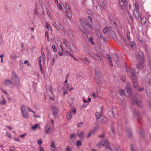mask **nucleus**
<instances>
[{"instance_id": "nucleus-1", "label": "nucleus", "mask_w": 151, "mask_h": 151, "mask_svg": "<svg viewBox=\"0 0 151 151\" xmlns=\"http://www.w3.org/2000/svg\"><path fill=\"white\" fill-rule=\"evenodd\" d=\"M12 82L17 88H19L20 85L19 80L18 77L14 72H12Z\"/></svg>"}, {"instance_id": "nucleus-2", "label": "nucleus", "mask_w": 151, "mask_h": 151, "mask_svg": "<svg viewBox=\"0 0 151 151\" xmlns=\"http://www.w3.org/2000/svg\"><path fill=\"white\" fill-rule=\"evenodd\" d=\"M68 42L65 39L63 40V42L60 44V47L61 48L63 53H66V52L69 51L70 49L67 45Z\"/></svg>"}, {"instance_id": "nucleus-3", "label": "nucleus", "mask_w": 151, "mask_h": 151, "mask_svg": "<svg viewBox=\"0 0 151 151\" xmlns=\"http://www.w3.org/2000/svg\"><path fill=\"white\" fill-rule=\"evenodd\" d=\"M126 69L127 72L130 75V78L132 80H135L137 79V77L135 74V71L133 69L130 70L127 69L126 68Z\"/></svg>"}, {"instance_id": "nucleus-4", "label": "nucleus", "mask_w": 151, "mask_h": 151, "mask_svg": "<svg viewBox=\"0 0 151 151\" xmlns=\"http://www.w3.org/2000/svg\"><path fill=\"white\" fill-rule=\"evenodd\" d=\"M51 110L53 112L52 115L54 118L55 119H58V114L59 111L58 108L55 106H52Z\"/></svg>"}, {"instance_id": "nucleus-5", "label": "nucleus", "mask_w": 151, "mask_h": 151, "mask_svg": "<svg viewBox=\"0 0 151 151\" xmlns=\"http://www.w3.org/2000/svg\"><path fill=\"white\" fill-rule=\"evenodd\" d=\"M22 113L23 116L24 118H27L28 117V114L27 112L26 111V107L24 105H22L21 108Z\"/></svg>"}, {"instance_id": "nucleus-6", "label": "nucleus", "mask_w": 151, "mask_h": 151, "mask_svg": "<svg viewBox=\"0 0 151 151\" xmlns=\"http://www.w3.org/2000/svg\"><path fill=\"white\" fill-rule=\"evenodd\" d=\"M100 73L98 69H96L95 72V78H94V81L97 83L98 85L99 83H98V81L99 82L100 81Z\"/></svg>"}, {"instance_id": "nucleus-7", "label": "nucleus", "mask_w": 151, "mask_h": 151, "mask_svg": "<svg viewBox=\"0 0 151 151\" xmlns=\"http://www.w3.org/2000/svg\"><path fill=\"white\" fill-rule=\"evenodd\" d=\"M98 146H105L107 148L111 150V148L109 146V143L107 141H102L97 144Z\"/></svg>"}, {"instance_id": "nucleus-8", "label": "nucleus", "mask_w": 151, "mask_h": 151, "mask_svg": "<svg viewBox=\"0 0 151 151\" xmlns=\"http://www.w3.org/2000/svg\"><path fill=\"white\" fill-rule=\"evenodd\" d=\"M119 3L121 8L124 9L125 6L127 7L128 4L127 3V0H118Z\"/></svg>"}, {"instance_id": "nucleus-9", "label": "nucleus", "mask_w": 151, "mask_h": 151, "mask_svg": "<svg viewBox=\"0 0 151 151\" xmlns=\"http://www.w3.org/2000/svg\"><path fill=\"white\" fill-rule=\"evenodd\" d=\"M121 40L124 42V43L126 44L127 45H128L132 47H133L134 45H135V42L134 41L131 42H126V39L123 37L121 38Z\"/></svg>"}, {"instance_id": "nucleus-10", "label": "nucleus", "mask_w": 151, "mask_h": 151, "mask_svg": "<svg viewBox=\"0 0 151 151\" xmlns=\"http://www.w3.org/2000/svg\"><path fill=\"white\" fill-rule=\"evenodd\" d=\"M133 14L136 19L138 20L139 18H141L140 15L138 10H134L133 12Z\"/></svg>"}, {"instance_id": "nucleus-11", "label": "nucleus", "mask_w": 151, "mask_h": 151, "mask_svg": "<svg viewBox=\"0 0 151 151\" xmlns=\"http://www.w3.org/2000/svg\"><path fill=\"white\" fill-rule=\"evenodd\" d=\"M93 5L95 6L97 10L100 9V6L99 5L98 0H92Z\"/></svg>"}, {"instance_id": "nucleus-12", "label": "nucleus", "mask_w": 151, "mask_h": 151, "mask_svg": "<svg viewBox=\"0 0 151 151\" xmlns=\"http://www.w3.org/2000/svg\"><path fill=\"white\" fill-rule=\"evenodd\" d=\"M144 66V60L143 59H142L141 61H140L139 63L137 64V68L138 69L142 68Z\"/></svg>"}, {"instance_id": "nucleus-13", "label": "nucleus", "mask_w": 151, "mask_h": 151, "mask_svg": "<svg viewBox=\"0 0 151 151\" xmlns=\"http://www.w3.org/2000/svg\"><path fill=\"white\" fill-rule=\"evenodd\" d=\"M71 17V14L70 10H66L65 11V17L68 19H70Z\"/></svg>"}, {"instance_id": "nucleus-14", "label": "nucleus", "mask_w": 151, "mask_h": 151, "mask_svg": "<svg viewBox=\"0 0 151 151\" xmlns=\"http://www.w3.org/2000/svg\"><path fill=\"white\" fill-rule=\"evenodd\" d=\"M100 5L103 9H105L106 7V3L104 0H100Z\"/></svg>"}, {"instance_id": "nucleus-15", "label": "nucleus", "mask_w": 151, "mask_h": 151, "mask_svg": "<svg viewBox=\"0 0 151 151\" xmlns=\"http://www.w3.org/2000/svg\"><path fill=\"white\" fill-rule=\"evenodd\" d=\"M51 129L50 128L47 124L45 127L44 130L45 133L46 134H48L49 133H51Z\"/></svg>"}, {"instance_id": "nucleus-16", "label": "nucleus", "mask_w": 151, "mask_h": 151, "mask_svg": "<svg viewBox=\"0 0 151 151\" xmlns=\"http://www.w3.org/2000/svg\"><path fill=\"white\" fill-rule=\"evenodd\" d=\"M134 114L136 115L138 119V121L139 122H140V120L141 118V116L140 114L139 113V111H134Z\"/></svg>"}, {"instance_id": "nucleus-17", "label": "nucleus", "mask_w": 151, "mask_h": 151, "mask_svg": "<svg viewBox=\"0 0 151 151\" xmlns=\"http://www.w3.org/2000/svg\"><path fill=\"white\" fill-rule=\"evenodd\" d=\"M106 57L107 58L108 62L109 63V64L111 65V67L113 66V64L111 60V56L108 54L106 55Z\"/></svg>"}, {"instance_id": "nucleus-18", "label": "nucleus", "mask_w": 151, "mask_h": 151, "mask_svg": "<svg viewBox=\"0 0 151 151\" xmlns=\"http://www.w3.org/2000/svg\"><path fill=\"white\" fill-rule=\"evenodd\" d=\"M77 135L81 140H83V139L85 135L84 132L82 131L81 133L77 134Z\"/></svg>"}, {"instance_id": "nucleus-19", "label": "nucleus", "mask_w": 151, "mask_h": 151, "mask_svg": "<svg viewBox=\"0 0 151 151\" xmlns=\"http://www.w3.org/2000/svg\"><path fill=\"white\" fill-rule=\"evenodd\" d=\"M108 114L109 116L111 118H115L114 113L113 111H109L108 112Z\"/></svg>"}, {"instance_id": "nucleus-20", "label": "nucleus", "mask_w": 151, "mask_h": 151, "mask_svg": "<svg viewBox=\"0 0 151 151\" xmlns=\"http://www.w3.org/2000/svg\"><path fill=\"white\" fill-rule=\"evenodd\" d=\"M146 18L145 17H143L141 20V24L143 25H144L146 23Z\"/></svg>"}, {"instance_id": "nucleus-21", "label": "nucleus", "mask_w": 151, "mask_h": 151, "mask_svg": "<svg viewBox=\"0 0 151 151\" xmlns=\"http://www.w3.org/2000/svg\"><path fill=\"white\" fill-rule=\"evenodd\" d=\"M55 27L56 29L59 30V29H63V28L61 24L60 23H58V24L56 26L55 24Z\"/></svg>"}, {"instance_id": "nucleus-22", "label": "nucleus", "mask_w": 151, "mask_h": 151, "mask_svg": "<svg viewBox=\"0 0 151 151\" xmlns=\"http://www.w3.org/2000/svg\"><path fill=\"white\" fill-rule=\"evenodd\" d=\"M5 84L8 86H9L13 84V82L9 80H7L5 81Z\"/></svg>"}, {"instance_id": "nucleus-23", "label": "nucleus", "mask_w": 151, "mask_h": 151, "mask_svg": "<svg viewBox=\"0 0 151 151\" xmlns=\"http://www.w3.org/2000/svg\"><path fill=\"white\" fill-rule=\"evenodd\" d=\"M126 91L127 94V96H131L132 94L131 89H126Z\"/></svg>"}, {"instance_id": "nucleus-24", "label": "nucleus", "mask_w": 151, "mask_h": 151, "mask_svg": "<svg viewBox=\"0 0 151 151\" xmlns=\"http://www.w3.org/2000/svg\"><path fill=\"white\" fill-rule=\"evenodd\" d=\"M126 131L127 132L128 136L129 137H131L132 134V132L130 129L129 128L126 129Z\"/></svg>"}, {"instance_id": "nucleus-25", "label": "nucleus", "mask_w": 151, "mask_h": 151, "mask_svg": "<svg viewBox=\"0 0 151 151\" xmlns=\"http://www.w3.org/2000/svg\"><path fill=\"white\" fill-rule=\"evenodd\" d=\"M99 125L98 124H96L95 125V126L94 127H93V130H92V131H93V133H94L95 132L96 130L99 129Z\"/></svg>"}, {"instance_id": "nucleus-26", "label": "nucleus", "mask_w": 151, "mask_h": 151, "mask_svg": "<svg viewBox=\"0 0 151 151\" xmlns=\"http://www.w3.org/2000/svg\"><path fill=\"white\" fill-rule=\"evenodd\" d=\"M95 116L96 118V119L97 120H98V119L102 117V116L98 112H96L95 114Z\"/></svg>"}, {"instance_id": "nucleus-27", "label": "nucleus", "mask_w": 151, "mask_h": 151, "mask_svg": "<svg viewBox=\"0 0 151 151\" xmlns=\"http://www.w3.org/2000/svg\"><path fill=\"white\" fill-rule=\"evenodd\" d=\"M11 57L12 59L13 60H15L17 58L15 53L14 52L12 53V54L11 55Z\"/></svg>"}, {"instance_id": "nucleus-28", "label": "nucleus", "mask_w": 151, "mask_h": 151, "mask_svg": "<svg viewBox=\"0 0 151 151\" xmlns=\"http://www.w3.org/2000/svg\"><path fill=\"white\" fill-rule=\"evenodd\" d=\"M111 29V28L110 27H106L103 30V32L104 34L106 33L109 30Z\"/></svg>"}, {"instance_id": "nucleus-29", "label": "nucleus", "mask_w": 151, "mask_h": 151, "mask_svg": "<svg viewBox=\"0 0 151 151\" xmlns=\"http://www.w3.org/2000/svg\"><path fill=\"white\" fill-rule=\"evenodd\" d=\"M84 20H80V23L83 26H84L83 25H87L88 24V23H87V22H85Z\"/></svg>"}, {"instance_id": "nucleus-30", "label": "nucleus", "mask_w": 151, "mask_h": 151, "mask_svg": "<svg viewBox=\"0 0 151 151\" xmlns=\"http://www.w3.org/2000/svg\"><path fill=\"white\" fill-rule=\"evenodd\" d=\"M107 122V119L106 117L103 118L102 119V121H101V123L102 124H105Z\"/></svg>"}, {"instance_id": "nucleus-31", "label": "nucleus", "mask_w": 151, "mask_h": 151, "mask_svg": "<svg viewBox=\"0 0 151 151\" xmlns=\"http://www.w3.org/2000/svg\"><path fill=\"white\" fill-rule=\"evenodd\" d=\"M72 114H71V113H68L67 114V118L68 120H70L72 118Z\"/></svg>"}, {"instance_id": "nucleus-32", "label": "nucleus", "mask_w": 151, "mask_h": 151, "mask_svg": "<svg viewBox=\"0 0 151 151\" xmlns=\"http://www.w3.org/2000/svg\"><path fill=\"white\" fill-rule=\"evenodd\" d=\"M34 12L36 16L38 14V8L37 7H36L35 9H34Z\"/></svg>"}, {"instance_id": "nucleus-33", "label": "nucleus", "mask_w": 151, "mask_h": 151, "mask_svg": "<svg viewBox=\"0 0 151 151\" xmlns=\"http://www.w3.org/2000/svg\"><path fill=\"white\" fill-rule=\"evenodd\" d=\"M76 144L78 146H81L82 145L81 142L80 140H77Z\"/></svg>"}, {"instance_id": "nucleus-34", "label": "nucleus", "mask_w": 151, "mask_h": 151, "mask_svg": "<svg viewBox=\"0 0 151 151\" xmlns=\"http://www.w3.org/2000/svg\"><path fill=\"white\" fill-rule=\"evenodd\" d=\"M133 86L134 88H136L138 86V83L136 81H133Z\"/></svg>"}, {"instance_id": "nucleus-35", "label": "nucleus", "mask_w": 151, "mask_h": 151, "mask_svg": "<svg viewBox=\"0 0 151 151\" xmlns=\"http://www.w3.org/2000/svg\"><path fill=\"white\" fill-rule=\"evenodd\" d=\"M42 60L44 62H45V55L44 54V53L43 52V53L42 52Z\"/></svg>"}, {"instance_id": "nucleus-36", "label": "nucleus", "mask_w": 151, "mask_h": 151, "mask_svg": "<svg viewBox=\"0 0 151 151\" xmlns=\"http://www.w3.org/2000/svg\"><path fill=\"white\" fill-rule=\"evenodd\" d=\"M131 89L130 84L129 83H127L126 84V89Z\"/></svg>"}, {"instance_id": "nucleus-37", "label": "nucleus", "mask_w": 151, "mask_h": 151, "mask_svg": "<svg viewBox=\"0 0 151 151\" xmlns=\"http://www.w3.org/2000/svg\"><path fill=\"white\" fill-rule=\"evenodd\" d=\"M119 93L120 95H125V92L124 90H120L119 91Z\"/></svg>"}, {"instance_id": "nucleus-38", "label": "nucleus", "mask_w": 151, "mask_h": 151, "mask_svg": "<svg viewBox=\"0 0 151 151\" xmlns=\"http://www.w3.org/2000/svg\"><path fill=\"white\" fill-rule=\"evenodd\" d=\"M39 125V124H35L34 126H32V129H35L36 128H37L38 126Z\"/></svg>"}, {"instance_id": "nucleus-39", "label": "nucleus", "mask_w": 151, "mask_h": 151, "mask_svg": "<svg viewBox=\"0 0 151 151\" xmlns=\"http://www.w3.org/2000/svg\"><path fill=\"white\" fill-rule=\"evenodd\" d=\"M76 134L74 133H73L70 134V138L71 139H72L73 137H75Z\"/></svg>"}, {"instance_id": "nucleus-40", "label": "nucleus", "mask_w": 151, "mask_h": 151, "mask_svg": "<svg viewBox=\"0 0 151 151\" xmlns=\"http://www.w3.org/2000/svg\"><path fill=\"white\" fill-rule=\"evenodd\" d=\"M89 39L90 42L92 44L94 45L95 44V43L93 41V38L92 37H90Z\"/></svg>"}, {"instance_id": "nucleus-41", "label": "nucleus", "mask_w": 151, "mask_h": 151, "mask_svg": "<svg viewBox=\"0 0 151 151\" xmlns=\"http://www.w3.org/2000/svg\"><path fill=\"white\" fill-rule=\"evenodd\" d=\"M83 124V122H81L79 123L77 125V127L79 128Z\"/></svg>"}, {"instance_id": "nucleus-42", "label": "nucleus", "mask_w": 151, "mask_h": 151, "mask_svg": "<svg viewBox=\"0 0 151 151\" xmlns=\"http://www.w3.org/2000/svg\"><path fill=\"white\" fill-rule=\"evenodd\" d=\"M139 9V5L138 4H135V9L134 10H138V9Z\"/></svg>"}, {"instance_id": "nucleus-43", "label": "nucleus", "mask_w": 151, "mask_h": 151, "mask_svg": "<svg viewBox=\"0 0 151 151\" xmlns=\"http://www.w3.org/2000/svg\"><path fill=\"white\" fill-rule=\"evenodd\" d=\"M52 48L53 49V50L54 52H56L57 51V49L55 47V45H52Z\"/></svg>"}, {"instance_id": "nucleus-44", "label": "nucleus", "mask_w": 151, "mask_h": 151, "mask_svg": "<svg viewBox=\"0 0 151 151\" xmlns=\"http://www.w3.org/2000/svg\"><path fill=\"white\" fill-rule=\"evenodd\" d=\"M93 131H92V130L90 131L89 133V134L87 136V137L88 138L92 134H93L94 133H93Z\"/></svg>"}, {"instance_id": "nucleus-45", "label": "nucleus", "mask_w": 151, "mask_h": 151, "mask_svg": "<svg viewBox=\"0 0 151 151\" xmlns=\"http://www.w3.org/2000/svg\"><path fill=\"white\" fill-rule=\"evenodd\" d=\"M37 143L39 145H40L42 143V141L41 139H39L37 141Z\"/></svg>"}, {"instance_id": "nucleus-46", "label": "nucleus", "mask_w": 151, "mask_h": 151, "mask_svg": "<svg viewBox=\"0 0 151 151\" xmlns=\"http://www.w3.org/2000/svg\"><path fill=\"white\" fill-rule=\"evenodd\" d=\"M122 80L124 82H125L126 80V78L125 76H123L122 77Z\"/></svg>"}, {"instance_id": "nucleus-47", "label": "nucleus", "mask_w": 151, "mask_h": 151, "mask_svg": "<svg viewBox=\"0 0 151 151\" xmlns=\"http://www.w3.org/2000/svg\"><path fill=\"white\" fill-rule=\"evenodd\" d=\"M79 29L82 33H83V32H84V29L82 27H79Z\"/></svg>"}, {"instance_id": "nucleus-48", "label": "nucleus", "mask_w": 151, "mask_h": 151, "mask_svg": "<svg viewBox=\"0 0 151 151\" xmlns=\"http://www.w3.org/2000/svg\"><path fill=\"white\" fill-rule=\"evenodd\" d=\"M65 6L66 8V9H65V10H70L69 6L67 4H65Z\"/></svg>"}, {"instance_id": "nucleus-49", "label": "nucleus", "mask_w": 151, "mask_h": 151, "mask_svg": "<svg viewBox=\"0 0 151 151\" xmlns=\"http://www.w3.org/2000/svg\"><path fill=\"white\" fill-rule=\"evenodd\" d=\"M65 151H71V150L69 146H67L66 148Z\"/></svg>"}, {"instance_id": "nucleus-50", "label": "nucleus", "mask_w": 151, "mask_h": 151, "mask_svg": "<svg viewBox=\"0 0 151 151\" xmlns=\"http://www.w3.org/2000/svg\"><path fill=\"white\" fill-rule=\"evenodd\" d=\"M57 6L58 8H59L60 10H62V8L61 7V5L60 4H57Z\"/></svg>"}, {"instance_id": "nucleus-51", "label": "nucleus", "mask_w": 151, "mask_h": 151, "mask_svg": "<svg viewBox=\"0 0 151 151\" xmlns=\"http://www.w3.org/2000/svg\"><path fill=\"white\" fill-rule=\"evenodd\" d=\"M1 104H5L6 103V101L5 99H3V100L0 101Z\"/></svg>"}, {"instance_id": "nucleus-52", "label": "nucleus", "mask_w": 151, "mask_h": 151, "mask_svg": "<svg viewBox=\"0 0 151 151\" xmlns=\"http://www.w3.org/2000/svg\"><path fill=\"white\" fill-rule=\"evenodd\" d=\"M50 147H55V143L54 142H52Z\"/></svg>"}, {"instance_id": "nucleus-53", "label": "nucleus", "mask_w": 151, "mask_h": 151, "mask_svg": "<svg viewBox=\"0 0 151 151\" xmlns=\"http://www.w3.org/2000/svg\"><path fill=\"white\" fill-rule=\"evenodd\" d=\"M140 134L142 137H143L144 136V131L142 130H141V132H140Z\"/></svg>"}, {"instance_id": "nucleus-54", "label": "nucleus", "mask_w": 151, "mask_h": 151, "mask_svg": "<svg viewBox=\"0 0 151 151\" xmlns=\"http://www.w3.org/2000/svg\"><path fill=\"white\" fill-rule=\"evenodd\" d=\"M111 129L112 132L113 134H114V127L113 126H112L111 127Z\"/></svg>"}, {"instance_id": "nucleus-55", "label": "nucleus", "mask_w": 151, "mask_h": 151, "mask_svg": "<svg viewBox=\"0 0 151 151\" xmlns=\"http://www.w3.org/2000/svg\"><path fill=\"white\" fill-rule=\"evenodd\" d=\"M127 37L128 39L129 40H130L131 39V38L129 35V33L128 34V32L127 33Z\"/></svg>"}, {"instance_id": "nucleus-56", "label": "nucleus", "mask_w": 151, "mask_h": 151, "mask_svg": "<svg viewBox=\"0 0 151 151\" xmlns=\"http://www.w3.org/2000/svg\"><path fill=\"white\" fill-rule=\"evenodd\" d=\"M14 139V140L16 142H19L20 141L19 139L18 138H15Z\"/></svg>"}, {"instance_id": "nucleus-57", "label": "nucleus", "mask_w": 151, "mask_h": 151, "mask_svg": "<svg viewBox=\"0 0 151 151\" xmlns=\"http://www.w3.org/2000/svg\"><path fill=\"white\" fill-rule=\"evenodd\" d=\"M38 60H39V65H41V58L40 57H39L38 58Z\"/></svg>"}, {"instance_id": "nucleus-58", "label": "nucleus", "mask_w": 151, "mask_h": 151, "mask_svg": "<svg viewBox=\"0 0 151 151\" xmlns=\"http://www.w3.org/2000/svg\"><path fill=\"white\" fill-rule=\"evenodd\" d=\"M66 55H69L70 57H71L73 58V57H74L72 55H71V54H70V53H69V52H66Z\"/></svg>"}, {"instance_id": "nucleus-59", "label": "nucleus", "mask_w": 151, "mask_h": 151, "mask_svg": "<svg viewBox=\"0 0 151 151\" xmlns=\"http://www.w3.org/2000/svg\"><path fill=\"white\" fill-rule=\"evenodd\" d=\"M74 114H75L76 112V109L74 108H72Z\"/></svg>"}, {"instance_id": "nucleus-60", "label": "nucleus", "mask_w": 151, "mask_h": 151, "mask_svg": "<svg viewBox=\"0 0 151 151\" xmlns=\"http://www.w3.org/2000/svg\"><path fill=\"white\" fill-rule=\"evenodd\" d=\"M67 88L68 90L70 91H71V90H73V88L70 87L69 86H68L67 87Z\"/></svg>"}, {"instance_id": "nucleus-61", "label": "nucleus", "mask_w": 151, "mask_h": 151, "mask_svg": "<svg viewBox=\"0 0 151 151\" xmlns=\"http://www.w3.org/2000/svg\"><path fill=\"white\" fill-rule=\"evenodd\" d=\"M87 104H82L81 106H80V109H81L83 107L86 106V105Z\"/></svg>"}, {"instance_id": "nucleus-62", "label": "nucleus", "mask_w": 151, "mask_h": 151, "mask_svg": "<svg viewBox=\"0 0 151 151\" xmlns=\"http://www.w3.org/2000/svg\"><path fill=\"white\" fill-rule=\"evenodd\" d=\"M84 59L85 60H86L87 61L88 63H91L90 61L89 60H88L87 58L84 57Z\"/></svg>"}, {"instance_id": "nucleus-63", "label": "nucleus", "mask_w": 151, "mask_h": 151, "mask_svg": "<svg viewBox=\"0 0 151 151\" xmlns=\"http://www.w3.org/2000/svg\"><path fill=\"white\" fill-rule=\"evenodd\" d=\"M99 137L101 138H103L105 137L104 134V133H102Z\"/></svg>"}, {"instance_id": "nucleus-64", "label": "nucleus", "mask_w": 151, "mask_h": 151, "mask_svg": "<svg viewBox=\"0 0 151 151\" xmlns=\"http://www.w3.org/2000/svg\"><path fill=\"white\" fill-rule=\"evenodd\" d=\"M138 90L140 92L144 90V88H138Z\"/></svg>"}]
</instances>
